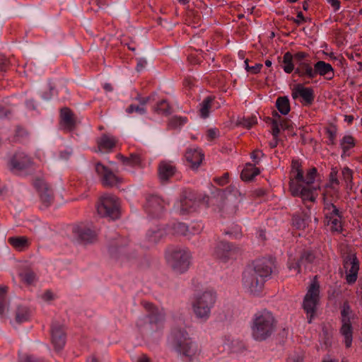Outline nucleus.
Segmentation results:
<instances>
[{"mask_svg":"<svg viewBox=\"0 0 362 362\" xmlns=\"http://www.w3.org/2000/svg\"><path fill=\"white\" fill-rule=\"evenodd\" d=\"M233 254L234 250L232 246L223 241H220L216 244L214 252V255L217 259L223 262L233 257Z\"/></svg>","mask_w":362,"mask_h":362,"instance_id":"4be33fe9","label":"nucleus"},{"mask_svg":"<svg viewBox=\"0 0 362 362\" xmlns=\"http://www.w3.org/2000/svg\"><path fill=\"white\" fill-rule=\"evenodd\" d=\"M117 142L115 136L104 134L97 139L98 151L110 152L115 147Z\"/></svg>","mask_w":362,"mask_h":362,"instance_id":"393cba45","label":"nucleus"},{"mask_svg":"<svg viewBox=\"0 0 362 362\" xmlns=\"http://www.w3.org/2000/svg\"><path fill=\"white\" fill-rule=\"evenodd\" d=\"M95 171L100 177L102 185L106 187L117 186L123 182V178L113 173L108 167L101 163L95 164Z\"/></svg>","mask_w":362,"mask_h":362,"instance_id":"9d476101","label":"nucleus"},{"mask_svg":"<svg viewBox=\"0 0 362 362\" xmlns=\"http://www.w3.org/2000/svg\"><path fill=\"white\" fill-rule=\"evenodd\" d=\"M218 131L216 129H209L207 131V138L209 140L211 141L216 139L218 136Z\"/></svg>","mask_w":362,"mask_h":362,"instance_id":"13d9d810","label":"nucleus"},{"mask_svg":"<svg viewBox=\"0 0 362 362\" xmlns=\"http://www.w3.org/2000/svg\"><path fill=\"white\" fill-rule=\"evenodd\" d=\"M190 255L183 250H173L170 252L168 262L177 273H183L189 266Z\"/></svg>","mask_w":362,"mask_h":362,"instance_id":"6e6552de","label":"nucleus"},{"mask_svg":"<svg viewBox=\"0 0 362 362\" xmlns=\"http://www.w3.org/2000/svg\"><path fill=\"white\" fill-rule=\"evenodd\" d=\"M340 146L344 151L346 153L349 149L355 146V140L352 136L346 135L340 141Z\"/></svg>","mask_w":362,"mask_h":362,"instance_id":"4c0bfd02","label":"nucleus"},{"mask_svg":"<svg viewBox=\"0 0 362 362\" xmlns=\"http://www.w3.org/2000/svg\"><path fill=\"white\" fill-rule=\"evenodd\" d=\"M341 218L342 216L340 215L339 217H336L332 218L329 221H327V225L331 226L332 230L341 232L342 230V224H341Z\"/></svg>","mask_w":362,"mask_h":362,"instance_id":"ea45409f","label":"nucleus"},{"mask_svg":"<svg viewBox=\"0 0 362 362\" xmlns=\"http://www.w3.org/2000/svg\"><path fill=\"white\" fill-rule=\"evenodd\" d=\"M305 21V17L303 16V14L301 11H299L297 14V19H295L294 20V22L298 24V25H300V23H302L303 22Z\"/></svg>","mask_w":362,"mask_h":362,"instance_id":"69168bd1","label":"nucleus"},{"mask_svg":"<svg viewBox=\"0 0 362 362\" xmlns=\"http://www.w3.org/2000/svg\"><path fill=\"white\" fill-rule=\"evenodd\" d=\"M173 338L175 351L187 358L189 361L199 355L200 349L185 330L175 332Z\"/></svg>","mask_w":362,"mask_h":362,"instance_id":"f03ea898","label":"nucleus"},{"mask_svg":"<svg viewBox=\"0 0 362 362\" xmlns=\"http://www.w3.org/2000/svg\"><path fill=\"white\" fill-rule=\"evenodd\" d=\"M257 123V118L255 117H243L238 120V124L247 129H250L255 124Z\"/></svg>","mask_w":362,"mask_h":362,"instance_id":"c03bdc74","label":"nucleus"},{"mask_svg":"<svg viewBox=\"0 0 362 362\" xmlns=\"http://www.w3.org/2000/svg\"><path fill=\"white\" fill-rule=\"evenodd\" d=\"M142 160L139 154L132 153L128 157L127 165L140 166Z\"/></svg>","mask_w":362,"mask_h":362,"instance_id":"49530a36","label":"nucleus"},{"mask_svg":"<svg viewBox=\"0 0 362 362\" xmlns=\"http://www.w3.org/2000/svg\"><path fill=\"white\" fill-rule=\"evenodd\" d=\"M60 127L66 132L74 131L77 124L76 117L72 110L69 107H63L60 110Z\"/></svg>","mask_w":362,"mask_h":362,"instance_id":"2eb2a0df","label":"nucleus"},{"mask_svg":"<svg viewBox=\"0 0 362 362\" xmlns=\"http://www.w3.org/2000/svg\"><path fill=\"white\" fill-rule=\"evenodd\" d=\"M154 112L158 114L168 115L170 114V106L167 100H162L155 106Z\"/></svg>","mask_w":362,"mask_h":362,"instance_id":"e433bc0d","label":"nucleus"},{"mask_svg":"<svg viewBox=\"0 0 362 362\" xmlns=\"http://www.w3.org/2000/svg\"><path fill=\"white\" fill-rule=\"evenodd\" d=\"M293 59L295 62V64L298 66L299 63H306L308 61L304 60L307 57H308V54L304 52H298L295 54L293 55Z\"/></svg>","mask_w":362,"mask_h":362,"instance_id":"09e8293b","label":"nucleus"},{"mask_svg":"<svg viewBox=\"0 0 362 362\" xmlns=\"http://www.w3.org/2000/svg\"><path fill=\"white\" fill-rule=\"evenodd\" d=\"M342 177L344 182L346 184L347 187H352V179H353V172L348 167H345L342 169L341 171Z\"/></svg>","mask_w":362,"mask_h":362,"instance_id":"a19ab883","label":"nucleus"},{"mask_svg":"<svg viewBox=\"0 0 362 362\" xmlns=\"http://www.w3.org/2000/svg\"><path fill=\"white\" fill-rule=\"evenodd\" d=\"M216 301V295L213 291H206L197 295L192 303L195 316L204 321L208 320L211 315V310Z\"/></svg>","mask_w":362,"mask_h":362,"instance_id":"7ed1b4c3","label":"nucleus"},{"mask_svg":"<svg viewBox=\"0 0 362 362\" xmlns=\"http://www.w3.org/2000/svg\"><path fill=\"white\" fill-rule=\"evenodd\" d=\"M32 164V160L25 152L17 151L10 160L11 170H23Z\"/></svg>","mask_w":362,"mask_h":362,"instance_id":"dca6fc26","label":"nucleus"},{"mask_svg":"<svg viewBox=\"0 0 362 362\" xmlns=\"http://www.w3.org/2000/svg\"><path fill=\"white\" fill-rule=\"evenodd\" d=\"M35 187L39 192L42 202L48 206L54 199L52 190L49 188L47 183L42 179H36L34 182Z\"/></svg>","mask_w":362,"mask_h":362,"instance_id":"f3484780","label":"nucleus"},{"mask_svg":"<svg viewBox=\"0 0 362 362\" xmlns=\"http://www.w3.org/2000/svg\"><path fill=\"white\" fill-rule=\"evenodd\" d=\"M274 267V260L272 258L262 257L255 260L250 268L265 279L272 274Z\"/></svg>","mask_w":362,"mask_h":362,"instance_id":"ddd939ff","label":"nucleus"},{"mask_svg":"<svg viewBox=\"0 0 362 362\" xmlns=\"http://www.w3.org/2000/svg\"><path fill=\"white\" fill-rule=\"evenodd\" d=\"M317 175V170L316 168L313 167L309 169L307 171L305 176H304L301 163L298 160H293L291 162V170L289 177V189L291 188V182H293L294 185H313L315 182Z\"/></svg>","mask_w":362,"mask_h":362,"instance_id":"20e7f679","label":"nucleus"},{"mask_svg":"<svg viewBox=\"0 0 362 362\" xmlns=\"http://www.w3.org/2000/svg\"><path fill=\"white\" fill-rule=\"evenodd\" d=\"M326 132L328 135V144L334 145L335 144V139L337 136V130L334 127L332 128H328L326 129Z\"/></svg>","mask_w":362,"mask_h":362,"instance_id":"8fccbe9b","label":"nucleus"},{"mask_svg":"<svg viewBox=\"0 0 362 362\" xmlns=\"http://www.w3.org/2000/svg\"><path fill=\"white\" fill-rule=\"evenodd\" d=\"M264 153L262 151L256 149L252 151L251 153V158L255 163V164H258L260 160V157L264 156Z\"/></svg>","mask_w":362,"mask_h":362,"instance_id":"6e6d98bb","label":"nucleus"},{"mask_svg":"<svg viewBox=\"0 0 362 362\" xmlns=\"http://www.w3.org/2000/svg\"><path fill=\"white\" fill-rule=\"evenodd\" d=\"M126 112L129 114L136 112L140 115H144L146 113V107H141L140 105L132 104L127 108Z\"/></svg>","mask_w":362,"mask_h":362,"instance_id":"a18cd8bd","label":"nucleus"},{"mask_svg":"<svg viewBox=\"0 0 362 362\" xmlns=\"http://www.w3.org/2000/svg\"><path fill=\"white\" fill-rule=\"evenodd\" d=\"M329 196V191L324 193V212L327 221L341 215L339 209L332 202L333 199L331 200L328 199Z\"/></svg>","mask_w":362,"mask_h":362,"instance_id":"b1692460","label":"nucleus"},{"mask_svg":"<svg viewBox=\"0 0 362 362\" xmlns=\"http://www.w3.org/2000/svg\"><path fill=\"white\" fill-rule=\"evenodd\" d=\"M260 173V170L255 165L247 163L243 169L240 177L243 180L249 182Z\"/></svg>","mask_w":362,"mask_h":362,"instance_id":"7c9ffc66","label":"nucleus"},{"mask_svg":"<svg viewBox=\"0 0 362 362\" xmlns=\"http://www.w3.org/2000/svg\"><path fill=\"white\" fill-rule=\"evenodd\" d=\"M265 279L259 276L256 272L250 267L247 268L243 277L244 288L252 294L259 293L264 286Z\"/></svg>","mask_w":362,"mask_h":362,"instance_id":"1a4fd4ad","label":"nucleus"},{"mask_svg":"<svg viewBox=\"0 0 362 362\" xmlns=\"http://www.w3.org/2000/svg\"><path fill=\"white\" fill-rule=\"evenodd\" d=\"M293 98L300 96L306 105H310L314 100L313 90L310 88H305L301 84H298L292 93Z\"/></svg>","mask_w":362,"mask_h":362,"instance_id":"bb28decb","label":"nucleus"},{"mask_svg":"<svg viewBox=\"0 0 362 362\" xmlns=\"http://www.w3.org/2000/svg\"><path fill=\"white\" fill-rule=\"evenodd\" d=\"M185 156L190 168L197 169L204 158V154L201 149L188 148Z\"/></svg>","mask_w":362,"mask_h":362,"instance_id":"5701e85b","label":"nucleus"},{"mask_svg":"<svg viewBox=\"0 0 362 362\" xmlns=\"http://www.w3.org/2000/svg\"><path fill=\"white\" fill-rule=\"evenodd\" d=\"M141 303L146 311L149 313L148 317L151 319V322H157L160 320L158 308L149 302L144 301Z\"/></svg>","mask_w":362,"mask_h":362,"instance_id":"72a5a7b5","label":"nucleus"},{"mask_svg":"<svg viewBox=\"0 0 362 362\" xmlns=\"http://www.w3.org/2000/svg\"><path fill=\"white\" fill-rule=\"evenodd\" d=\"M327 1L332 6L334 11L339 10L341 4L339 0H327Z\"/></svg>","mask_w":362,"mask_h":362,"instance_id":"680f3d73","label":"nucleus"},{"mask_svg":"<svg viewBox=\"0 0 362 362\" xmlns=\"http://www.w3.org/2000/svg\"><path fill=\"white\" fill-rule=\"evenodd\" d=\"M338 170L336 167H333L331 168V171L329 175V183L326 185L327 191H329V189L333 192V194H330V196H335L336 199H338V186L339 185V181L337 177Z\"/></svg>","mask_w":362,"mask_h":362,"instance_id":"c756f323","label":"nucleus"},{"mask_svg":"<svg viewBox=\"0 0 362 362\" xmlns=\"http://www.w3.org/2000/svg\"><path fill=\"white\" fill-rule=\"evenodd\" d=\"M177 171L175 165L170 161L162 160L158 166V178L161 182H168Z\"/></svg>","mask_w":362,"mask_h":362,"instance_id":"aec40b11","label":"nucleus"},{"mask_svg":"<svg viewBox=\"0 0 362 362\" xmlns=\"http://www.w3.org/2000/svg\"><path fill=\"white\" fill-rule=\"evenodd\" d=\"M315 78L317 76H326L327 79H332L334 76V69L332 65L324 61H318L314 66Z\"/></svg>","mask_w":362,"mask_h":362,"instance_id":"a878e982","label":"nucleus"},{"mask_svg":"<svg viewBox=\"0 0 362 362\" xmlns=\"http://www.w3.org/2000/svg\"><path fill=\"white\" fill-rule=\"evenodd\" d=\"M293 224L294 226H296L298 229H303L306 226V223L304 221V219L297 216L293 217Z\"/></svg>","mask_w":362,"mask_h":362,"instance_id":"603ef678","label":"nucleus"},{"mask_svg":"<svg viewBox=\"0 0 362 362\" xmlns=\"http://www.w3.org/2000/svg\"><path fill=\"white\" fill-rule=\"evenodd\" d=\"M208 199V197H202L201 195L189 192L182 199L180 210L182 214L194 211L201 203L207 202Z\"/></svg>","mask_w":362,"mask_h":362,"instance_id":"4468645a","label":"nucleus"},{"mask_svg":"<svg viewBox=\"0 0 362 362\" xmlns=\"http://www.w3.org/2000/svg\"><path fill=\"white\" fill-rule=\"evenodd\" d=\"M262 66H263V65L262 64H255V66H252L250 67V71L252 74H256L260 71Z\"/></svg>","mask_w":362,"mask_h":362,"instance_id":"0e129e2a","label":"nucleus"},{"mask_svg":"<svg viewBox=\"0 0 362 362\" xmlns=\"http://www.w3.org/2000/svg\"><path fill=\"white\" fill-rule=\"evenodd\" d=\"M151 98V96L141 97L139 95L136 98V100H137L139 101V105L141 107H145V105L150 101Z\"/></svg>","mask_w":362,"mask_h":362,"instance_id":"bf43d9fd","label":"nucleus"},{"mask_svg":"<svg viewBox=\"0 0 362 362\" xmlns=\"http://www.w3.org/2000/svg\"><path fill=\"white\" fill-rule=\"evenodd\" d=\"M10 66V60L5 57H0V71L6 72Z\"/></svg>","mask_w":362,"mask_h":362,"instance_id":"864d4df0","label":"nucleus"},{"mask_svg":"<svg viewBox=\"0 0 362 362\" xmlns=\"http://www.w3.org/2000/svg\"><path fill=\"white\" fill-rule=\"evenodd\" d=\"M276 327V320L273 313L263 309L254 315L251 325L252 336L256 341H264L272 336Z\"/></svg>","mask_w":362,"mask_h":362,"instance_id":"f257e3e1","label":"nucleus"},{"mask_svg":"<svg viewBox=\"0 0 362 362\" xmlns=\"http://www.w3.org/2000/svg\"><path fill=\"white\" fill-rule=\"evenodd\" d=\"M276 106L278 110L282 115H287L290 111V103L287 97H279L276 102Z\"/></svg>","mask_w":362,"mask_h":362,"instance_id":"f704fd0d","label":"nucleus"},{"mask_svg":"<svg viewBox=\"0 0 362 362\" xmlns=\"http://www.w3.org/2000/svg\"><path fill=\"white\" fill-rule=\"evenodd\" d=\"M303 358L300 356H291L288 358V362H302Z\"/></svg>","mask_w":362,"mask_h":362,"instance_id":"774afa93","label":"nucleus"},{"mask_svg":"<svg viewBox=\"0 0 362 362\" xmlns=\"http://www.w3.org/2000/svg\"><path fill=\"white\" fill-rule=\"evenodd\" d=\"M283 69L286 73L290 74L293 71H295V62L293 59V54L291 52H287L284 54L283 57Z\"/></svg>","mask_w":362,"mask_h":362,"instance_id":"473e14b6","label":"nucleus"},{"mask_svg":"<svg viewBox=\"0 0 362 362\" xmlns=\"http://www.w3.org/2000/svg\"><path fill=\"white\" fill-rule=\"evenodd\" d=\"M28 136V132L21 127H17L15 131V134L13 137V141L23 142Z\"/></svg>","mask_w":362,"mask_h":362,"instance_id":"58836bf2","label":"nucleus"},{"mask_svg":"<svg viewBox=\"0 0 362 362\" xmlns=\"http://www.w3.org/2000/svg\"><path fill=\"white\" fill-rule=\"evenodd\" d=\"M98 214L102 217L117 219L119 216V202L117 197L111 194L103 195L97 206Z\"/></svg>","mask_w":362,"mask_h":362,"instance_id":"39448f33","label":"nucleus"},{"mask_svg":"<svg viewBox=\"0 0 362 362\" xmlns=\"http://www.w3.org/2000/svg\"><path fill=\"white\" fill-rule=\"evenodd\" d=\"M320 301V285L317 281H313L309 286L304 297L303 308L308 317V322H312V317L315 315L317 305Z\"/></svg>","mask_w":362,"mask_h":362,"instance_id":"423d86ee","label":"nucleus"},{"mask_svg":"<svg viewBox=\"0 0 362 362\" xmlns=\"http://www.w3.org/2000/svg\"><path fill=\"white\" fill-rule=\"evenodd\" d=\"M294 74L304 79H313L315 78L314 67L308 62L306 63H299L294 71Z\"/></svg>","mask_w":362,"mask_h":362,"instance_id":"cd10ccee","label":"nucleus"},{"mask_svg":"<svg viewBox=\"0 0 362 362\" xmlns=\"http://www.w3.org/2000/svg\"><path fill=\"white\" fill-rule=\"evenodd\" d=\"M30 311L27 307L18 306L16 312V320L21 323L29 320Z\"/></svg>","mask_w":362,"mask_h":362,"instance_id":"c9c22d12","label":"nucleus"},{"mask_svg":"<svg viewBox=\"0 0 362 362\" xmlns=\"http://www.w3.org/2000/svg\"><path fill=\"white\" fill-rule=\"evenodd\" d=\"M272 120V136L274 138H278L279 134L280 132V129L279 127V122L275 119H270Z\"/></svg>","mask_w":362,"mask_h":362,"instance_id":"5fc2aeb1","label":"nucleus"},{"mask_svg":"<svg viewBox=\"0 0 362 362\" xmlns=\"http://www.w3.org/2000/svg\"><path fill=\"white\" fill-rule=\"evenodd\" d=\"M8 243L17 251H25L30 245L29 238L26 236H13L8 238Z\"/></svg>","mask_w":362,"mask_h":362,"instance_id":"c85d7f7f","label":"nucleus"},{"mask_svg":"<svg viewBox=\"0 0 362 362\" xmlns=\"http://www.w3.org/2000/svg\"><path fill=\"white\" fill-rule=\"evenodd\" d=\"M42 298L45 301H49L54 299V295L51 291L47 290L42 295Z\"/></svg>","mask_w":362,"mask_h":362,"instance_id":"e2e57ef3","label":"nucleus"},{"mask_svg":"<svg viewBox=\"0 0 362 362\" xmlns=\"http://www.w3.org/2000/svg\"><path fill=\"white\" fill-rule=\"evenodd\" d=\"M187 119L185 117L174 116L170 118L169 121V126L171 128L175 129L185 124L187 122Z\"/></svg>","mask_w":362,"mask_h":362,"instance_id":"37998d69","label":"nucleus"},{"mask_svg":"<svg viewBox=\"0 0 362 362\" xmlns=\"http://www.w3.org/2000/svg\"><path fill=\"white\" fill-rule=\"evenodd\" d=\"M164 209L163 200L156 195H148L146 197L145 204L146 211L153 215L158 216Z\"/></svg>","mask_w":362,"mask_h":362,"instance_id":"6ab92c4d","label":"nucleus"},{"mask_svg":"<svg viewBox=\"0 0 362 362\" xmlns=\"http://www.w3.org/2000/svg\"><path fill=\"white\" fill-rule=\"evenodd\" d=\"M52 341L56 350H61L66 344V334L64 327L59 323H54L52 325Z\"/></svg>","mask_w":362,"mask_h":362,"instance_id":"412c9836","label":"nucleus"},{"mask_svg":"<svg viewBox=\"0 0 362 362\" xmlns=\"http://www.w3.org/2000/svg\"><path fill=\"white\" fill-rule=\"evenodd\" d=\"M281 127V128L284 130L285 129H289L290 128L292 127V125L291 124V122L286 119H282L280 122H279V124Z\"/></svg>","mask_w":362,"mask_h":362,"instance_id":"052dcab7","label":"nucleus"},{"mask_svg":"<svg viewBox=\"0 0 362 362\" xmlns=\"http://www.w3.org/2000/svg\"><path fill=\"white\" fill-rule=\"evenodd\" d=\"M353 311L348 301L344 302L341 310V327L340 333L345 339L346 347L349 348L352 343L353 328L351 323V316Z\"/></svg>","mask_w":362,"mask_h":362,"instance_id":"0eeeda50","label":"nucleus"},{"mask_svg":"<svg viewBox=\"0 0 362 362\" xmlns=\"http://www.w3.org/2000/svg\"><path fill=\"white\" fill-rule=\"evenodd\" d=\"M173 233L177 235H187L188 227L185 223H177L173 226Z\"/></svg>","mask_w":362,"mask_h":362,"instance_id":"79ce46f5","label":"nucleus"},{"mask_svg":"<svg viewBox=\"0 0 362 362\" xmlns=\"http://www.w3.org/2000/svg\"><path fill=\"white\" fill-rule=\"evenodd\" d=\"M8 310V304L6 299L2 297L0 299V315H4Z\"/></svg>","mask_w":362,"mask_h":362,"instance_id":"4d7b16f0","label":"nucleus"},{"mask_svg":"<svg viewBox=\"0 0 362 362\" xmlns=\"http://www.w3.org/2000/svg\"><path fill=\"white\" fill-rule=\"evenodd\" d=\"M214 100V97L213 96H207L204 99V100L200 104L199 113L200 116L206 119L209 115V110L211 107V103Z\"/></svg>","mask_w":362,"mask_h":362,"instance_id":"2f4dec72","label":"nucleus"},{"mask_svg":"<svg viewBox=\"0 0 362 362\" xmlns=\"http://www.w3.org/2000/svg\"><path fill=\"white\" fill-rule=\"evenodd\" d=\"M228 173H226L221 178L216 180V181L218 182V183L219 185H223L228 182Z\"/></svg>","mask_w":362,"mask_h":362,"instance_id":"338daca9","label":"nucleus"},{"mask_svg":"<svg viewBox=\"0 0 362 362\" xmlns=\"http://www.w3.org/2000/svg\"><path fill=\"white\" fill-rule=\"evenodd\" d=\"M21 276L23 280L28 284H31L35 280V274L33 272H28Z\"/></svg>","mask_w":362,"mask_h":362,"instance_id":"3c124183","label":"nucleus"},{"mask_svg":"<svg viewBox=\"0 0 362 362\" xmlns=\"http://www.w3.org/2000/svg\"><path fill=\"white\" fill-rule=\"evenodd\" d=\"M343 267L346 282L349 284L356 281L359 270V261L355 254H348L344 257Z\"/></svg>","mask_w":362,"mask_h":362,"instance_id":"9b49d317","label":"nucleus"},{"mask_svg":"<svg viewBox=\"0 0 362 362\" xmlns=\"http://www.w3.org/2000/svg\"><path fill=\"white\" fill-rule=\"evenodd\" d=\"M315 259V256L314 253L312 251L307 250L304 251L300 257V262H307V263H311L313 262Z\"/></svg>","mask_w":362,"mask_h":362,"instance_id":"de8ad7c7","label":"nucleus"},{"mask_svg":"<svg viewBox=\"0 0 362 362\" xmlns=\"http://www.w3.org/2000/svg\"><path fill=\"white\" fill-rule=\"evenodd\" d=\"M289 189L293 196L300 197L303 202L307 201L311 202H315L316 197L315 196V192L317 190L316 187L305 184L294 185V183L291 182V188Z\"/></svg>","mask_w":362,"mask_h":362,"instance_id":"f8f14e48","label":"nucleus"},{"mask_svg":"<svg viewBox=\"0 0 362 362\" xmlns=\"http://www.w3.org/2000/svg\"><path fill=\"white\" fill-rule=\"evenodd\" d=\"M74 238L72 241L74 243L86 244L93 242L96 239V235L93 231L86 228L74 227L73 228Z\"/></svg>","mask_w":362,"mask_h":362,"instance_id":"a211bd4d","label":"nucleus"}]
</instances>
